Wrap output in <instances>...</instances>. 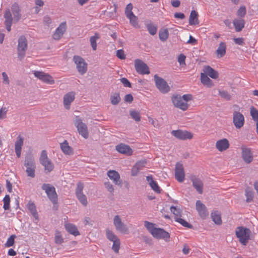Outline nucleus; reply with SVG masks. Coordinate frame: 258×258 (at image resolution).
<instances>
[{
  "mask_svg": "<svg viewBox=\"0 0 258 258\" xmlns=\"http://www.w3.org/2000/svg\"><path fill=\"white\" fill-rule=\"evenodd\" d=\"M113 242V245L112 246V249L115 253H118L120 245V242L119 239H117L116 240H115Z\"/></svg>",
  "mask_w": 258,
  "mask_h": 258,
  "instance_id": "53",
  "label": "nucleus"
},
{
  "mask_svg": "<svg viewBox=\"0 0 258 258\" xmlns=\"http://www.w3.org/2000/svg\"><path fill=\"white\" fill-rule=\"evenodd\" d=\"M111 103L113 105L117 104L120 101V97L119 93H115L110 97Z\"/></svg>",
  "mask_w": 258,
  "mask_h": 258,
  "instance_id": "44",
  "label": "nucleus"
},
{
  "mask_svg": "<svg viewBox=\"0 0 258 258\" xmlns=\"http://www.w3.org/2000/svg\"><path fill=\"white\" fill-rule=\"evenodd\" d=\"M27 49V40L24 36H21L19 38L18 45V57L21 59L24 57Z\"/></svg>",
  "mask_w": 258,
  "mask_h": 258,
  "instance_id": "6",
  "label": "nucleus"
},
{
  "mask_svg": "<svg viewBox=\"0 0 258 258\" xmlns=\"http://www.w3.org/2000/svg\"><path fill=\"white\" fill-rule=\"evenodd\" d=\"M144 225L151 234L156 228V227H154L155 224L154 223L147 221H145Z\"/></svg>",
  "mask_w": 258,
  "mask_h": 258,
  "instance_id": "51",
  "label": "nucleus"
},
{
  "mask_svg": "<svg viewBox=\"0 0 258 258\" xmlns=\"http://www.w3.org/2000/svg\"><path fill=\"white\" fill-rule=\"evenodd\" d=\"M174 220L176 222H178L185 227L188 228H191L192 227V225L188 223L187 221L182 219L181 217L174 218Z\"/></svg>",
  "mask_w": 258,
  "mask_h": 258,
  "instance_id": "45",
  "label": "nucleus"
},
{
  "mask_svg": "<svg viewBox=\"0 0 258 258\" xmlns=\"http://www.w3.org/2000/svg\"><path fill=\"white\" fill-rule=\"evenodd\" d=\"M229 147V141L226 139H223L217 141L216 147L220 152L227 150Z\"/></svg>",
  "mask_w": 258,
  "mask_h": 258,
  "instance_id": "25",
  "label": "nucleus"
},
{
  "mask_svg": "<svg viewBox=\"0 0 258 258\" xmlns=\"http://www.w3.org/2000/svg\"><path fill=\"white\" fill-rule=\"evenodd\" d=\"M126 18L130 20V23L132 26L136 28L138 27V18L136 16L133 14L132 16H129Z\"/></svg>",
  "mask_w": 258,
  "mask_h": 258,
  "instance_id": "41",
  "label": "nucleus"
},
{
  "mask_svg": "<svg viewBox=\"0 0 258 258\" xmlns=\"http://www.w3.org/2000/svg\"><path fill=\"white\" fill-rule=\"evenodd\" d=\"M8 110L6 107H3L0 109V119H4L6 117Z\"/></svg>",
  "mask_w": 258,
  "mask_h": 258,
  "instance_id": "61",
  "label": "nucleus"
},
{
  "mask_svg": "<svg viewBox=\"0 0 258 258\" xmlns=\"http://www.w3.org/2000/svg\"><path fill=\"white\" fill-rule=\"evenodd\" d=\"M113 225L117 231L122 233H125L128 230L127 226L122 222L118 215H115L113 218Z\"/></svg>",
  "mask_w": 258,
  "mask_h": 258,
  "instance_id": "10",
  "label": "nucleus"
},
{
  "mask_svg": "<svg viewBox=\"0 0 258 258\" xmlns=\"http://www.w3.org/2000/svg\"><path fill=\"white\" fill-rule=\"evenodd\" d=\"M241 149V157L243 161L247 164L251 163L253 159V156L251 149L245 146H242Z\"/></svg>",
  "mask_w": 258,
  "mask_h": 258,
  "instance_id": "11",
  "label": "nucleus"
},
{
  "mask_svg": "<svg viewBox=\"0 0 258 258\" xmlns=\"http://www.w3.org/2000/svg\"><path fill=\"white\" fill-rule=\"evenodd\" d=\"M154 79L156 87L161 93L165 94L170 91V88L165 80L157 75H154Z\"/></svg>",
  "mask_w": 258,
  "mask_h": 258,
  "instance_id": "4",
  "label": "nucleus"
},
{
  "mask_svg": "<svg viewBox=\"0 0 258 258\" xmlns=\"http://www.w3.org/2000/svg\"><path fill=\"white\" fill-rule=\"evenodd\" d=\"M198 16V13L196 11H191L188 21V23L190 25H197L199 24Z\"/></svg>",
  "mask_w": 258,
  "mask_h": 258,
  "instance_id": "33",
  "label": "nucleus"
},
{
  "mask_svg": "<svg viewBox=\"0 0 258 258\" xmlns=\"http://www.w3.org/2000/svg\"><path fill=\"white\" fill-rule=\"evenodd\" d=\"M192 96L190 94H184L183 96L174 95L172 97V101L174 105L180 109L185 111L188 108L187 102L190 100Z\"/></svg>",
  "mask_w": 258,
  "mask_h": 258,
  "instance_id": "1",
  "label": "nucleus"
},
{
  "mask_svg": "<svg viewBox=\"0 0 258 258\" xmlns=\"http://www.w3.org/2000/svg\"><path fill=\"white\" fill-rule=\"evenodd\" d=\"M15 237V235H12L11 236H10L7 239V241L6 242V243L5 244V246L7 247L12 246L14 244Z\"/></svg>",
  "mask_w": 258,
  "mask_h": 258,
  "instance_id": "52",
  "label": "nucleus"
},
{
  "mask_svg": "<svg viewBox=\"0 0 258 258\" xmlns=\"http://www.w3.org/2000/svg\"><path fill=\"white\" fill-rule=\"evenodd\" d=\"M130 115L136 121H139L141 119V116L139 112L133 110L130 111Z\"/></svg>",
  "mask_w": 258,
  "mask_h": 258,
  "instance_id": "56",
  "label": "nucleus"
},
{
  "mask_svg": "<svg viewBox=\"0 0 258 258\" xmlns=\"http://www.w3.org/2000/svg\"><path fill=\"white\" fill-rule=\"evenodd\" d=\"M133 9V6L131 3L126 5L124 11V13L126 17L129 16H132V15L134 14L132 12Z\"/></svg>",
  "mask_w": 258,
  "mask_h": 258,
  "instance_id": "50",
  "label": "nucleus"
},
{
  "mask_svg": "<svg viewBox=\"0 0 258 258\" xmlns=\"http://www.w3.org/2000/svg\"><path fill=\"white\" fill-rule=\"evenodd\" d=\"M120 82L122 83V84L125 87H131V84L126 78H121Z\"/></svg>",
  "mask_w": 258,
  "mask_h": 258,
  "instance_id": "62",
  "label": "nucleus"
},
{
  "mask_svg": "<svg viewBox=\"0 0 258 258\" xmlns=\"http://www.w3.org/2000/svg\"><path fill=\"white\" fill-rule=\"evenodd\" d=\"M67 25L66 22H62L55 30L53 35V38L55 40H59L62 36L64 32L66 31Z\"/></svg>",
  "mask_w": 258,
  "mask_h": 258,
  "instance_id": "22",
  "label": "nucleus"
},
{
  "mask_svg": "<svg viewBox=\"0 0 258 258\" xmlns=\"http://www.w3.org/2000/svg\"><path fill=\"white\" fill-rule=\"evenodd\" d=\"M75 93L73 91L68 92L63 96V105L64 108L67 109L70 108V105L72 102L75 99Z\"/></svg>",
  "mask_w": 258,
  "mask_h": 258,
  "instance_id": "20",
  "label": "nucleus"
},
{
  "mask_svg": "<svg viewBox=\"0 0 258 258\" xmlns=\"http://www.w3.org/2000/svg\"><path fill=\"white\" fill-rule=\"evenodd\" d=\"M246 11L244 6H241L237 12V15L239 17H243L246 14Z\"/></svg>",
  "mask_w": 258,
  "mask_h": 258,
  "instance_id": "57",
  "label": "nucleus"
},
{
  "mask_svg": "<svg viewBox=\"0 0 258 258\" xmlns=\"http://www.w3.org/2000/svg\"><path fill=\"white\" fill-rule=\"evenodd\" d=\"M4 18H5V23L12 22L13 18L11 12L9 9L7 10L4 15Z\"/></svg>",
  "mask_w": 258,
  "mask_h": 258,
  "instance_id": "54",
  "label": "nucleus"
},
{
  "mask_svg": "<svg viewBox=\"0 0 258 258\" xmlns=\"http://www.w3.org/2000/svg\"><path fill=\"white\" fill-rule=\"evenodd\" d=\"M170 210L171 212L174 215V218L181 217V210L177 207L171 206L170 207Z\"/></svg>",
  "mask_w": 258,
  "mask_h": 258,
  "instance_id": "47",
  "label": "nucleus"
},
{
  "mask_svg": "<svg viewBox=\"0 0 258 258\" xmlns=\"http://www.w3.org/2000/svg\"><path fill=\"white\" fill-rule=\"evenodd\" d=\"M201 82L204 85L211 87L213 85V81L204 73L201 74Z\"/></svg>",
  "mask_w": 258,
  "mask_h": 258,
  "instance_id": "36",
  "label": "nucleus"
},
{
  "mask_svg": "<svg viewBox=\"0 0 258 258\" xmlns=\"http://www.w3.org/2000/svg\"><path fill=\"white\" fill-rule=\"evenodd\" d=\"M4 206L3 208L5 210H9L10 208V197L9 195H6L3 199Z\"/></svg>",
  "mask_w": 258,
  "mask_h": 258,
  "instance_id": "49",
  "label": "nucleus"
},
{
  "mask_svg": "<svg viewBox=\"0 0 258 258\" xmlns=\"http://www.w3.org/2000/svg\"><path fill=\"white\" fill-rule=\"evenodd\" d=\"M24 165L26 167V172L27 175L31 178H34L35 176V171L36 168L34 158L30 156L26 157L25 160Z\"/></svg>",
  "mask_w": 258,
  "mask_h": 258,
  "instance_id": "3",
  "label": "nucleus"
},
{
  "mask_svg": "<svg viewBox=\"0 0 258 258\" xmlns=\"http://www.w3.org/2000/svg\"><path fill=\"white\" fill-rule=\"evenodd\" d=\"M75 124L78 129L80 135H81L85 139L88 138V133L87 126L86 124L83 123L81 119L77 118L75 120Z\"/></svg>",
  "mask_w": 258,
  "mask_h": 258,
  "instance_id": "14",
  "label": "nucleus"
},
{
  "mask_svg": "<svg viewBox=\"0 0 258 258\" xmlns=\"http://www.w3.org/2000/svg\"><path fill=\"white\" fill-rule=\"evenodd\" d=\"M219 95L222 97L226 100H230L231 98V96L229 95V94L225 91H219Z\"/></svg>",
  "mask_w": 258,
  "mask_h": 258,
  "instance_id": "60",
  "label": "nucleus"
},
{
  "mask_svg": "<svg viewBox=\"0 0 258 258\" xmlns=\"http://www.w3.org/2000/svg\"><path fill=\"white\" fill-rule=\"evenodd\" d=\"M152 235L155 238L164 239L166 241H167L170 238L169 233L163 229L160 228H156Z\"/></svg>",
  "mask_w": 258,
  "mask_h": 258,
  "instance_id": "17",
  "label": "nucleus"
},
{
  "mask_svg": "<svg viewBox=\"0 0 258 258\" xmlns=\"http://www.w3.org/2000/svg\"><path fill=\"white\" fill-rule=\"evenodd\" d=\"M84 188V185L81 182H79L77 184V187L76 189V194L79 193H83V189Z\"/></svg>",
  "mask_w": 258,
  "mask_h": 258,
  "instance_id": "63",
  "label": "nucleus"
},
{
  "mask_svg": "<svg viewBox=\"0 0 258 258\" xmlns=\"http://www.w3.org/2000/svg\"><path fill=\"white\" fill-rule=\"evenodd\" d=\"M211 217L213 222L217 224L220 225L222 224V220L220 214L218 211H214L211 213Z\"/></svg>",
  "mask_w": 258,
  "mask_h": 258,
  "instance_id": "38",
  "label": "nucleus"
},
{
  "mask_svg": "<svg viewBox=\"0 0 258 258\" xmlns=\"http://www.w3.org/2000/svg\"><path fill=\"white\" fill-rule=\"evenodd\" d=\"M34 76L44 83L53 84L54 81L53 78L48 74L41 71H34L33 73Z\"/></svg>",
  "mask_w": 258,
  "mask_h": 258,
  "instance_id": "12",
  "label": "nucleus"
},
{
  "mask_svg": "<svg viewBox=\"0 0 258 258\" xmlns=\"http://www.w3.org/2000/svg\"><path fill=\"white\" fill-rule=\"evenodd\" d=\"M171 134L177 139L179 140L190 139L192 138V135L191 133L186 131H182L180 130H173Z\"/></svg>",
  "mask_w": 258,
  "mask_h": 258,
  "instance_id": "15",
  "label": "nucleus"
},
{
  "mask_svg": "<svg viewBox=\"0 0 258 258\" xmlns=\"http://www.w3.org/2000/svg\"><path fill=\"white\" fill-rule=\"evenodd\" d=\"M235 232L240 243L245 245L249 239L250 230L243 227H239L236 229Z\"/></svg>",
  "mask_w": 258,
  "mask_h": 258,
  "instance_id": "2",
  "label": "nucleus"
},
{
  "mask_svg": "<svg viewBox=\"0 0 258 258\" xmlns=\"http://www.w3.org/2000/svg\"><path fill=\"white\" fill-rule=\"evenodd\" d=\"M146 28L151 35H154L157 32V26L152 23L151 22L145 24Z\"/></svg>",
  "mask_w": 258,
  "mask_h": 258,
  "instance_id": "37",
  "label": "nucleus"
},
{
  "mask_svg": "<svg viewBox=\"0 0 258 258\" xmlns=\"http://www.w3.org/2000/svg\"><path fill=\"white\" fill-rule=\"evenodd\" d=\"M42 189L45 190L49 200L53 203H56L57 196L55 188L49 184L44 183L42 186Z\"/></svg>",
  "mask_w": 258,
  "mask_h": 258,
  "instance_id": "7",
  "label": "nucleus"
},
{
  "mask_svg": "<svg viewBox=\"0 0 258 258\" xmlns=\"http://www.w3.org/2000/svg\"><path fill=\"white\" fill-rule=\"evenodd\" d=\"M135 68L137 73L141 75H148L150 74L148 66L142 60L137 59L135 61Z\"/></svg>",
  "mask_w": 258,
  "mask_h": 258,
  "instance_id": "9",
  "label": "nucleus"
},
{
  "mask_svg": "<svg viewBox=\"0 0 258 258\" xmlns=\"http://www.w3.org/2000/svg\"><path fill=\"white\" fill-rule=\"evenodd\" d=\"M226 52V45L225 42H221L220 43L217 50L216 54L217 57L221 58L224 56Z\"/></svg>",
  "mask_w": 258,
  "mask_h": 258,
  "instance_id": "30",
  "label": "nucleus"
},
{
  "mask_svg": "<svg viewBox=\"0 0 258 258\" xmlns=\"http://www.w3.org/2000/svg\"><path fill=\"white\" fill-rule=\"evenodd\" d=\"M99 35L97 33H95L94 36H92L90 38L91 46L93 50H96L97 49V41L99 39Z\"/></svg>",
  "mask_w": 258,
  "mask_h": 258,
  "instance_id": "39",
  "label": "nucleus"
},
{
  "mask_svg": "<svg viewBox=\"0 0 258 258\" xmlns=\"http://www.w3.org/2000/svg\"><path fill=\"white\" fill-rule=\"evenodd\" d=\"M250 115L253 120L258 122V110L254 107H252L250 109Z\"/></svg>",
  "mask_w": 258,
  "mask_h": 258,
  "instance_id": "55",
  "label": "nucleus"
},
{
  "mask_svg": "<svg viewBox=\"0 0 258 258\" xmlns=\"http://www.w3.org/2000/svg\"><path fill=\"white\" fill-rule=\"evenodd\" d=\"M233 23L236 32L241 31L244 27L245 21L242 19H236Z\"/></svg>",
  "mask_w": 258,
  "mask_h": 258,
  "instance_id": "31",
  "label": "nucleus"
},
{
  "mask_svg": "<svg viewBox=\"0 0 258 258\" xmlns=\"http://www.w3.org/2000/svg\"><path fill=\"white\" fill-rule=\"evenodd\" d=\"M190 179L192 183V185L196 189L197 191L199 194H202L203 191L204 186L202 181L200 178L196 177H192Z\"/></svg>",
  "mask_w": 258,
  "mask_h": 258,
  "instance_id": "23",
  "label": "nucleus"
},
{
  "mask_svg": "<svg viewBox=\"0 0 258 258\" xmlns=\"http://www.w3.org/2000/svg\"><path fill=\"white\" fill-rule=\"evenodd\" d=\"M116 150L119 153L130 156L133 154V151L131 147L123 143L119 144L115 147Z\"/></svg>",
  "mask_w": 258,
  "mask_h": 258,
  "instance_id": "18",
  "label": "nucleus"
},
{
  "mask_svg": "<svg viewBox=\"0 0 258 258\" xmlns=\"http://www.w3.org/2000/svg\"><path fill=\"white\" fill-rule=\"evenodd\" d=\"M245 195L246 198V202L249 203L251 202L253 200L254 197V192L250 188H247L245 189Z\"/></svg>",
  "mask_w": 258,
  "mask_h": 258,
  "instance_id": "40",
  "label": "nucleus"
},
{
  "mask_svg": "<svg viewBox=\"0 0 258 258\" xmlns=\"http://www.w3.org/2000/svg\"><path fill=\"white\" fill-rule=\"evenodd\" d=\"M76 196L80 202V203L84 206H86L87 205V200L86 196L83 193H79L78 194H76Z\"/></svg>",
  "mask_w": 258,
  "mask_h": 258,
  "instance_id": "46",
  "label": "nucleus"
},
{
  "mask_svg": "<svg viewBox=\"0 0 258 258\" xmlns=\"http://www.w3.org/2000/svg\"><path fill=\"white\" fill-rule=\"evenodd\" d=\"M203 71L204 74L212 79H217L218 77V73L213 68L209 66L204 67Z\"/></svg>",
  "mask_w": 258,
  "mask_h": 258,
  "instance_id": "29",
  "label": "nucleus"
},
{
  "mask_svg": "<svg viewBox=\"0 0 258 258\" xmlns=\"http://www.w3.org/2000/svg\"><path fill=\"white\" fill-rule=\"evenodd\" d=\"M27 207L35 219L38 220V213L34 203L32 201H29L27 205Z\"/></svg>",
  "mask_w": 258,
  "mask_h": 258,
  "instance_id": "34",
  "label": "nucleus"
},
{
  "mask_svg": "<svg viewBox=\"0 0 258 258\" xmlns=\"http://www.w3.org/2000/svg\"><path fill=\"white\" fill-rule=\"evenodd\" d=\"M196 209L202 218H205L208 216V212L205 205L199 200L196 202Z\"/></svg>",
  "mask_w": 258,
  "mask_h": 258,
  "instance_id": "24",
  "label": "nucleus"
},
{
  "mask_svg": "<svg viewBox=\"0 0 258 258\" xmlns=\"http://www.w3.org/2000/svg\"><path fill=\"white\" fill-rule=\"evenodd\" d=\"M73 60L76 64V68L81 75L84 74L87 69V64L85 62L84 59L81 57L75 55L73 57Z\"/></svg>",
  "mask_w": 258,
  "mask_h": 258,
  "instance_id": "8",
  "label": "nucleus"
},
{
  "mask_svg": "<svg viewBox=\"0 0 258 258\" xmlns=\"http://www.w3.org/2000/svg\"><path fill=\"white\" fill-rule=\"evenodd\" d=\"M105 187L107 189V190L112 192L114 190V188L113 187L112 184L109 182H106L104 183Z\"/></svg>",
  "mask_w": 258,
  "mask_h": 258,
  "instance_id": "64",
  "label": "nucleus"
},
{
  "mask_svg": "<svg viewBox=\"0 0 258 258\" xmlns=\"http://www.w3.org/2000/svg\"><path fill=\"white\" fill-rule=\"evenodd\" d=\"M40 162L44 166L45 171L50 172L54 169V165L51 161L48 159L46 151L43 150L40 157Z\"/></svg>",
  "mask_w": 258,
  "mask_h": 258,
  "instance_id": "5",
  "label": "nucleus"
},
{
  "mask_svg": "<svg viewBox=\"0 0 258 258\" xmlns=\"http://www.w3.org/2000/svg\"><path fill=\"white\" fill-rule=\"evenodd\" d=\"M186 56L183 54H180L178 57V61L180 66H183L185 64V60Z\"/></svg>",
  "mask_w": 258,
  "mask_h": 258,
  "instance_id": "59",
  "label": "nucleus"
},
{
  "mask_svg": "<svg viewBox=\"0 0 258 258\" xmlns=\"http://www.w3.org/2000/svg\"><path fill=\"white\" fill-rule=\"evenodd\" d=\"M60 147L61 151L65 155H72L74 154L73 148L69 145L66 140L60 144Z\"/></svg>",
  "mask_w": 258,
  "mask_h": 258,
  "instance_id": "28",
  "label": "nucleus"
},
{
  "mask_svg": "<svg viewBox=\"0 0 258 258\" xmlns=\"http://www.w3.org/2000/svg\"><path fill=\"white\" fill-rule=\"evenodd\" d=\"M169 36L168 30L167 29H165L162 31H160L159 33V37L160 39L164 41L167 39Z\"/></svg>",
  "mask_w": 258,
  "mask_h": 258,
  "instance_id": "43",
  "label": "nucleus"
},
{
  "mask_svg": "<svg viewBox=\"0 0 258 258\" xmlns=\"http://www.w3.org/2000/svg\"><path fill=\"white\" fill-rule=\"evenodd\" d=\"M175 177L179 182H182L185 178V173L182 164L177 163L175 165Z\"/></svg>",
  "mask_w": 258,
  "mask_h": 258,
  "instance_id": "16",
  "label": "nucleus"
},
{
  "mask_svg": "<svg viewBox=\"0 0 258 258\" xmlns=\"http://www.w3.org/2000/svg\"><path fill=\"white\" fill-rule=\"evenodd\" d=\"M106 235L107 238L112 242L118 239L117 236L115 235V234L111 230L109 229H107L106 230Z\"/></svg>",
  "mask_w": 258,
  "mask_h": 258,
  "instance_id": "42",
  "label": "nucleus"
},
{
  "mask_svg": "<svg viewBox=\"0 0 258 258\" xmlns=\"http://www.w3.org/2000/svg\"><path fill=\"white\" fill-rule=\"evenodd\" d=\"M65 227L67 231L70 234L74 236L80 235V233L75 225L71 223H68L65 225Z\"/></svg>",
  "mask_w": 258,
  "mask_h": 258,
  "instance_id": "32",
  "label": "nucleus"
},
{
  "mask_svg": "<svg viewBox=\"0 0 258 258\" xmlns=\"http://www.w3.org/2000/svg\"><path fill=\"white\" fill-rule=\"evenodd\" d=\"M107 174L115 184L118 185L122 184L120 175L117 171L114 170H109L108 171Z\"/></svg>",
  "mask_w": 258,
  "mask_h": 258,
  "instance_id": "19",
  "label": "nucleus"
},
{
  "mask_svg": "<svg viewBox=\"0 0 258 258\" xmlns=\"http://www.w3.org/2000/svg\"><path fill=\"white\" fill-rule=\"evenodd\" d=\"M54 240L55 243L57 244H61L63 242V239L59 232H55Z\"/></svg>",
  "mask_w": 258,
  "mask_h": 258,
  "instance_id": "48",
  "label": "nucleus"
},
{
  "mask_svg": "<svg viewBox=\"0 0 258 258\" xmlns=\"http://www.w3.org/2000/svg\"><path fill=\"white\" fill-rule=\"evenodd\" d=\"M116 56L120 59H124L126 58V55L124 54V51L123 49H119L116 51Z\"/></svg>",
  "mask_w": 258,
  "mask_h": 258,
  "instance_id": "58",
  "label": "nucleus"
},
{
  "mask_svg": "<svg viewBox=\"0 0 258 258\" xmlns=\"http://www.w3.org/2000/svg\"><path fill=\"white\" fill-rule=\"evenodd\" d=\"M233 122L236 128H240L243 126L244 123L243 115L240 112L235 110L233 113Z\"/></svg>",
  "mask_w": 258,
  "mask_h": 258,
  "instance_id": "13",
  "label": "nucleus"
},
{
  "mask_svg": "<svg viewBox=\"0 0 258 258\" xmlns=\"http://www.w3.org/2000/svg\"><path fill=\"white\" fill-rule=\"evenodd\" d=\"M146 162L144 160H141L137 162L135 165L132 167L131 170V174L135 176L137 175L139 171L145 167Z\"/></svg>",
  "mask_w": 258,
  "mask_h": 258,
  "instance_id": "26",
  "label": "nucleus"
},
{
  "mask_svg": "<svg viewBox=\"0 0 258 258\" xmlns=\"http://www.w3.org/2000/svg\"><path fill=\"white\" fill-rule=\"evenodd\" d=\"M24 144V138L19 135L17 137L15 143V151L18 158H20L21 155L22 148Z\"/></svg>",
  "mask_w": 258,
  "mask_h": 258,
  "instance_id": "21",
  "label": "nucleus"
},
{
  "mask_svg": "<svg viewBox=\"0 0 258 258\" xmlns=\"http://www.w3.org/2000/svg\"><path fill=\"white\" fill-rule=\"evenodd\" d=\"M146 180L149 183L151 188L157 193H160L161 190L158 186L157 182L154 180L152 175L146 176Z\"/></svg>",
  "mask_w": 258,
  "mask_h": 258,
  "instance_id": "27",
  "label": "nucleus"
},
{
  "mask_svg": "<svg viewBox=\"0 0 258 258\" xmlns=\"http://www.w3.org/2000/svg\"><path fill=\"white\" fill-rule=\"evenodd\" d=\"M20 8L19 5L15 3L12 6V11L14 16V18L16 21H19L21 15L20 14Z\"/></svg>",
  "mask_w": 258,
  "mask_h": 258,
  "instance_id": "35",
  "label": "nucleus"
}]
</instances>
